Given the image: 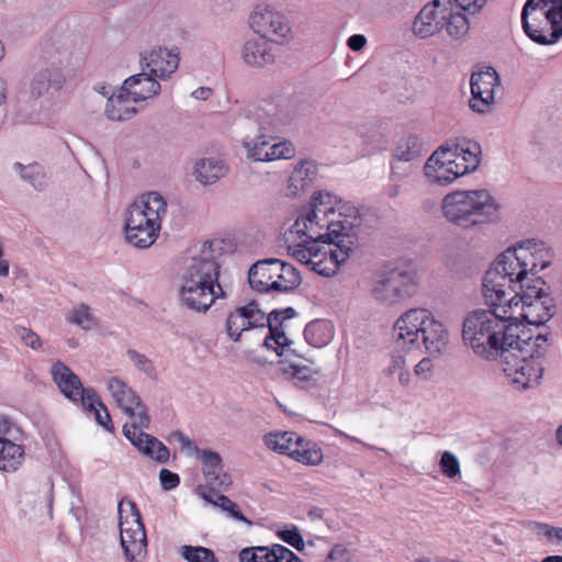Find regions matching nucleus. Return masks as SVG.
I'll use <instances>...</instances> for the list:
<instances>
[{
	"mask_svg": "<svg viewBox=\"0 0 562 562\" xmlns=\"http://www.w3.org/2000/svg\"><path fill=\"white\" fill-rule=\"evenodd\" d=\"M311 210L285 232L288 255L319 276L331 277L347 261L356 210L328 191L315 192Z\"/></svg>",
	"mask_w": 562,
	"mask_h": 562,
	"instance_id": "f257e3e1",
	"label": "nucleus"
},
{
	"mask_svg": "<svg viewBox=\"0 0 562 562\" xmlns=\"http://www.w3.org/2000/svg\"><path fill=\"white\" fill-rule=\"evenodd\" d=\"M551 261V249L541 240L526 239L507 248L484 274L483 297L494 304L507 291H516L517 286L541 280L537 277L538 272L549 267Z\"/></svg>",
	"mask_w": 562,
	"mask_h": 562,
	"instance_id": "f03ea898",
	"label": "nucleus"
},
{
	"mask_svg": "<svg viewBox=\"0 0 562 562\" xmlns=\"http://www.w3.org/2000/svg\"><path fill=\"white\" fill-rule=\"evenodd\" d=\"M504 294L497 302L484 301L490 308L472 311L462 326V338L472 351L488 361L497 360L498 355L519 339L527 328L514 322V314L506 312Z\"/></svg>",
	"mask_w": 562,
	"mask_h": 562,
	"instance_id": "7ed1b4c3",
	"label": "nucleus"
},
{
	"mask_svg": "<svg viewBox=\"0 0 562 562\" xmlns=\"http://www.w3.org/2000/svg\"><path fill=\"white\" fill-rule=\"evenodd\" d=\"M213 245L204 241L191 247L180 272L179 300L193 312L204 313L216 299L226 295L218 283L220 265Z\"/></svg>",
	"mask_w": 562,
	"mask_h": 562,
	"instance_id": "20e7f679",
	"label": "nucleus"
},
{
	"mask_svg": "<svg viewBox=\"0 0 562 562\" xmlns=\"http://www.w3.org/2000/svg\"><path fill=\"white\" fill-rule=\"evenodd\" d=\"M290 121L289 114L273 104L249 109L244 119V126L246 128L256 126L258 134L244 137L241 145L246 158L255 162L292 159L296 154L293 143L286 139L271 143L273 138L271 134L281 132Z\"/></svg>",
	"mask_w": 562,
	"mask_h": 562,
	"instance_id": "39448f33",
	"label": "nucleus"
},
{
	"mask_svg": "<svg viewBox=\"0 0 562 562\" xmlns=\"http://www.w3.org/2000/svg\"><path fill=\"white\" fill-rule=\"evenodd\" d=\"M395 347L402 351L424 348L431 356L446 351L450 342L447 326L425 307H413L402 313L392 327Z\"/></svg>",
	"mask_w": 562,
	"mask_h": 562,
	"instance_id": "423d86ee",
	"label": "nucleus"
},
{
	"mask_svg": "<svg viewBox=\"0 0 562 562\" xmlns=\"http://www.w3.org/2000/svg\"><path fill=\"white\" fill-rule=\"evenodd\" d=\"M548 348L544 334L532 335L529 329L510 347L503 350L497 360L507 383L516 391L533 387L543 374L542 357Z\"/></svg>",
	"mask_w": 562,
	"mask_h": 562,
	"instance_id": "0eeeda50",
	"label": "nucleus"
},
{
	"mask_svg": "<svg viewBox=\"0 0 562 562\" xmlns=\"http://www.w3.org/2000/svg\"><path fill=\"white\" fill-rule=\"evenodd\" d=\"M295 313L293 307H286L281 311L274 310L267 316L257 303L250 302L229 313L226 331L232 340L237 341L244 331L268 325L269 334L263 341L266 348L273 350L278 356H289L291 339L286 330Z\"/></svg>",
	"mask_w": 562,
	"mask_h": 562,
	"instance_id": "6e6552de",
	"label": "nucleus"
},
{
	"mask_svg": "<svg viewBox=\"0 0 562 562\" xmlns=\"http://www.w3.org/2000/svg\"><path fill=\"white\" fill-rule=\"evenodd\" d=\"M441 212L449 223L470 229L498 223L503 205L487 189L454 190L443 196Z\"/></svg>",
	"mask_w": 562,
	"mask_h": 562,
	"instance_id": "1a4fd4ad",
	"label": "nucleus"
},
{
	"mask_svg": "<svg viewBox=\"0 0 562 562\" xmlns=\"http://www.w3.org/2000/svg\"><path fill=\"white\" fill-rule=\"evenodd\" d=\"M482 149L477 142L462 139L438 147L424 165V176L430 184L449 186L460 177L474 172L481 165Z\"/></svg>",
	"mask_w": 562,
	"mask_h": 562,
	"instance_id": "9d476101",
	"label": "nucleus"
},
{
	"mask_svg": "<svg viewBox=\"0 0 562 562\" xmlns=\"http://www.w3.org/2000/svg\"><path fill=\"white\" fill-rule=\"evenodd\" d=\"M168 213L165 198L158 192L142 194L124 213L125 238L136 248H148L158 238L161 222Z\"/></svg>",
	"mask_w": 562,
	"mask_h": 562,
	"instance_id": "9b49d317",
	"label": "nucleus"
},
{
	"mask_svg": "<svg viewBox=\"0 0 562 562\" xmlns=\"http://www.w3.org/2000/svg\"><path fill=\"white\" fill-rule=\"evenodd\" d=\"M542 280L517 286L516 291H507L504 300L506 312L514 314V322L529 325H543L553 316L552 299L543 289Z\"/></svg>",
	"mask_w": 562,
	"mask_h": 562,
	"instance_id": "f8f14e48",
	"label": "nucleus"
},
{
	"mask_svg": "<svg viewBox=\"0 0 562 562\" xmlns=\"http://www.w3.org/2000/svg\"><path fill=\"white\" fill-rule=\"evenodd\" d=\"M525 33L533 42L551 45L562 36V0H527L521 12Z\"/></svg>",
	"mask_w": 562,
	"mask_h": 562,
	"instance_id": "ddd939ff",
	"label": "nucleus"
},
{
	"mask_svg": "<svg viewBox=\"0 0 562 562\" xmlns=\"http://www.w3.org/2000/svg\"><path fill=\"white\" fill-rule=\"evenodd\" d=\"M248 281L257 292H289L301 282L300 272L290 263L280 259L269 258L257 261L248 272Z\"/></svg>",
	"mask_w": 562,
	"mask_h": 562,
	"instance_id": "4468645a",
	"label": "nucleus"
},
{
	"mask_svg": "<svg viewBox=\"0 0 562 562\" xmlns=\"http://www.w3.org/2000/svg\"><path fill=\"white\" fill-rule=\"evenodd\" d=\"M120 542L128 562H142L147 553V539L136 505L121 501L117 505Z\"/></svg>",
	"mask_w": 562,
	"mask_h": 562,
	"instance_id": "2eb2a0df",
	"label": "nucleus"
},
{
	"mask_svg": "<svg viewBox=\"0 0 562 562\" xmlns=\"http://www.w3.org/2000/svg\"><path fill=\"white\" fill-rule=\"evenodd\" d=\"M249 27L260 37L274 43H284L291 34V24L288 18L273 4L257 3L248 16Z\"/></svg>",
	"mask_w": 562,
	"mask_h": 562,
	"instance_id": "dca6fc26",
	"label": "nucleus"
},
{
	"mask_svg": "<svg viewBox=\"0 0 562 562\" xmlns=\"http://www.w3.org/2000/svg\"><path fill=\"white\" fill-rule=\"evenodd\" d=\"M106 389L116 406L132 420L130 424L149 427L146 405L125 381L111 376L106 381Z\"/></svg>",
	"mask_w": 562,
	"mask_h": 562,
	"instance_id": "f3484780",
	"label": "nucleus"
},
{
	"mask_svg": "<svg viewBox=\"0 0 562 562\" xmlns=\"http://www.w3.org/2000/svg\"><path fill=\"white\" fill-rule=\"evenodd\" d=\"M408 279V274L396 271L378 274L371 282V296L381 304L394 305L409 295Z\"/></svg>",
	"mask_w": 562,
	"mask_h": 562,
	"instance_id": "a211bd4d",
	"label": "nucleus"
},
{
	"mask_svg": "<svg viewBox=\"0 0 562 562\" xmlns=\"http://www.w3.org/2000/svg\"><path fill=\"white\" fill-rule=\"evenodd\" d=\"M471 99L469 101L470 108L480 114L491 112L495 97V88L499 85V79L496 70L487 67L484 70L474 72L471 76Z\"/></svg>",
	"mask_w": 562,
	"mask_h": 562,
	"instance_id": "6ab92c4d",
	"label": "nucleus"
},
{
	"mask_svg": "<svg viewBox=\"0 0 562 562\" xmlns=\"http://www.w3.org/2000/svg\"><path fill=\"white\" fill-rule=\"evenodd\" d=\"M148 428L136 423L125 424L123 435L140 453L159 463H166L170 457L169 449L157 438L144 432V429Z\"/></svg>",
	"mask_w": 562,
	"mask_h": 562,
	"instance_id": "aec40b11",
	"label": "nucleus"
},
{
	"mask_svg": "<svg viewBox=\"0 0 562 562\" xmlns=\"http://www.w3.org/2000/svg\"><path fill=\"white\" fill-rule=\"evenodd\" d=\"M446 2L434 0L419 11L413 22V33L419 38H428L443 29Z\"/></svg>",
	"mask_w": 562,
	"mask_h": 562,
	"instance_id": "412c9836",
	"label": "nucleus"
},
{
	"mask_svg": "<svg viewBox=\"0 0 562 562\" xmlns=\"http://www.w3.org/2000/svg\"><path fill=\"white\" fill-rule=\"evenodd\" d=\"M50 374L60 392L71 402L80 403L86 397L88 389L83 387L80 378L64 362H54Z\"/></svg>",
	"mask_w": 562,
	"mask_h": 562,
	"instance_id": "4be33fe9",
	"label": "nucleus"
},
{
	"mask_svg": "<svg viewBox=\"0 0 562 562\" xmlns=\"http://www.w3.org/2000/svg\"><path fill=\"white\" fill-rule=\"evenodd\" d=\"M148 74L157 80H166L179 66V57L167 48H154L142 58Z\"/></svg>",
	"mask_w": 562,
	"mask_h": 562,
	"instance_id": "5701e85b",
	"label": "nucleus"
},
{
	"mask_svg": "<svg viewBox=\"0 0 562 562\" xmlns=\"http://www.w3.org/2000/svg\"><path fill=\"white\" fill-rule=\"evenodd\" d=\"M121 87L139 108H143L144 102L156 97L161 88L159 81L146 72L128 77Z\"/></svg>",
	"mask_w": 562,
	"mask_h": 562,
	"instance_id": "b1692460",
	"label": "nucleus"
},
{
	"mask_svg": "<svg viewBox=\"0 0 562 562\" xmlns=\"http://www.w3.org/2000/svg\"><path fill=\"white\" fill-rule=\"evenodd\" d=\"M293 341L291 340V346ZM281 370L301 387H310L317 382L318 371L303 363V359L291 347L289 356H281Z\"/></svg>",
	"mask_w": 562,
	"mask_h": 562,
	"instance_id": "393cba45",
	"label": "nucleus"
},
{
	"mask_svg": "<svg viewBox=\"0 0 562 562\" xmlns=\"http://www.w3.org/2000/svg\"><path fill=\"white\" fill-rule=\"evenodd\" d=\"M317 167L312 160H301L293 168L285 189L284 194L288 198H299L304 194L312 186L316 178Z\"/></svg>",
	"mask_w": 562,
	"mask_h": 562,
	"instance_id": "a878e982",
	"label": "nucleus"
},
{
	"mask_svg": "<svg viewBox=\"0 0 562 562\" xmlns=\"http://www.w3.org/2000/svg\"><path fill=\"white\" fill-rule=\"evenodd\" d=\"M241 58L250 67H265L274 61V52L271 41L263 37H252L245 42L241 48Z\"/></svg>",
	"mask_w": 562,
	"mask_h": 562,
	"instance_id": "bb28decb",
	"label": "nucleus"
},
{
	"mask_svg": "<svg viewBox=\"0 0 562 562\" xmlns=\"http://www.w3.org/2000/svg\"><path fill=\"white\" fill-rule=\"evenodd\" d=\"M66 82L64 74L57 68H43L34 74L30 82L32 98L48 95L52 91H59Z\"/></svg>",
	"mask_w": 562,
	"mask_h": 562,
	"instance_id": "cd10ccee",
	"label": "nucleus"
},
{
	"mask_svg": "<svg viewBox=\"0 0 562 562\" xmlns=\"http://www.w3.org/2000/svg\"><path fill=\"white\" fill-rule=\"evenodd\" d=\"M203 464L205 480L214 488H226L231 485L229 475L223 473L221 456L211 450H201L198 454Z\"/></svg>",
	"mask_w": 562,
	"mask_h": 562,
	"instance_id": "c85d7f7f",
	"label": "nucleus"
},
{
	"mask_svg": "<svg viewBox=\"0 0 562 562\" xmlns=\"http://www.w3.org/2000/svg\"><path fill=\"white\" fill-rule=\"evenodd\" d=\"M228 171V165L224 160L210 157L194 162L192 176L199 183L209 186L224 178Z\"/></svg>",
	"mask_w": 562,
	"mask_h": 562,
	"instance_id": "c756f323",
	"label": "nucleus"
},
{
	"mask_svg": "<svg viewBox=\"0 0 562 562\" xmlns=\"http://www.w3.org/2000/svg\"><path fill=\"white\" fill-rule=\"evenodd\" d=\"M139 109L121 87L108 98L104 113L111 121H125L132 119Z\"/></svg>",
	"mask_w": 562,
	"mask_h": 562,
	"instance_id": "7c9ffc66",
	"label": "nucleus"
},
{
	"mask_svg": "<svg viewBox=\"0 0 562 562\" xmlns=\"http://www.w3.org/2000/svg\"><path fill=\"white\" fill-rule=\"evenodd\" d=\"M23 440L0 439V471L13 473L18 471L25 458Z\"/></svg>",
	"mask_w": 562,
	"mask_h": 562,
	"instance_id": "2f4dec72",
	"label": "nucleus"
},
{
	"mask_svg": "<svg viewBox=\"0 0 562 562\" xmlns=\"http://www.w3.org/2000/svg\"><path fill=\"white\" fill-rule=\"evenodd\" d=\"M12 169L21 181L27 183L37 191H43L47 187L48 178L46 171L38 162H14Z\"/></svg>",
	"mask_w": 562,
	"mask_h": 562,
	"instance_id": "473e14b6",
	"label": "nucleus"
},
{
	"mask_svg": "<svg viewBox=\"0 0 562 562\" xmlns=\"http://www.w3.org/2000/svg\"><path fill=\"white\" fill-rule=\"evenodd\" d=\"M291 458L307 467H317L324 460V453L318 443L300 437Z\"/></svg>",
	"mask_w": 562,
	"mask_h": 562,
	"instance_id": "72a5a7b5",
	"label": "nucleus"
},
{
	"mask_svg": "<svg viewBox=\"0 0 562 562\" xmlns=\"http://www.w3.org/2000/svg\"><path fill=\"white\" fill-rule=\"evenodd\" d=\"M384 375L396 378L397 384L402 387H409L413 383V375L409 371L406 357L401 351H394L390 356L387 366L383 370Z\"/></svg>",
	"mask_w": 562,
	"mask_h": 562,
	"instance_id": "f704fd0d",
	"label": "nucleus"
},
{
	"mask_svg": "<svg viewBox=\"0 0 562 562\" xmlns=\"http://www.w3.org/2000/svg\"><path fill=\"white\" fill-rule=\"evenodd\" d=\"M304 337L311 346L322 348L334 338V327L328 321L316 319L306 325Z\"/></svg>",
	"mask_w": 562,
	"mask_h": 562,
	"instance_id": "c9c22d12",
	"label": "nucleus"
},
{
	"mask_svg": "<svg viewBox=\"0 0 562 562\" xmlns=\"http://www.w3.org/2000/svg\"><path fill=\"white\" fill-rule=\"evenodd\" d=\"M301 435L293 431H276L263 437L265 445L272 451L291 458Z\"/></svg>",
	"mask_w": 562,
	"mask_h": 562,
	"instance_id": "e433bc0d",
	"label": "nucleus"
},
{
	"mask_svg": "<svg viewBox=\"0 0 562 562\" xmlns=\"http://www.w3.org/2000/svg\"><path fill=\"white\" fill-rule=\"evenodd\" d=\"M443 27L450 37L460 40L469 33L470 22L463 13L454 11L450 2H446Z\"/></svg>",
	"mask_w": 562,
	"mask_h": 562,
	"instance_id": "4c0bfd02",
	"label": "nucleus"
},
{
	"mask_svg": "<svg viewBox=\"0 0 562 562\" xmlns=\"http://www.w3.org/2000/svg\"><path fill=\"white\" fill-rule=\"evenodd\" d=\"M424 149L422 138L415 134L403 136L396 143L394 158L398 161L409 162L418 158Z\"/></svg>",
	"mask_w": 562,
	"mask_h": 562,
	"instance_id": "58836bf2",
	"label": "nucleus"
},
{
	"mask_svg": "<svg viewBox=\"0 0 562 562\" xmlns=\"http://www.w3.org/2000/svg\"><path fill=\"white\" fill-rule=\"evenodd\" d=\"M80 403L87 412L94 415V419L99 425L106 430L113 429L109 411L93 389H88L86 397Z\"/></svg>",
	"mask_w": 562,
	"mask_h": 562,
	"instance_id": "ea45409f",
	"label": "nucleus"
},
{
	"mask_svg": "<svg viewBox=\"0 0 562 562\" xmlns=\"http://www.w3.org/2000/svg\"><path fill=\"white\" fill-rule=\"evenodd\" d=\"M282 544L245 548L239 552L240 562H277Z\"/></svg>",
	"mask_w": 562,
	"mask_h": 562,
	"instance_id": "a19ab883",
	"label": "nucleus"
},
{
	"mask_svg": "<svg viewBox=\"0 0 562 562\" xmlns=\"http://www.w3.org/2000/svg\"><path fill=\"white\" fill-rule=\"evenodd\" d=\"M67 322L79 326L83 330H91L97 326V318L86 304L74 306L67 315Z\"/></svg>",
	"mask_w": 562,
	"mask_h": 562,
	"instance_id": "79ce46f5",
	"label": "nucleus"
},
{
	"mask_svg": "<svg viewBox=\"0 0 562 562\" xmlns=\"http://www.w3.org/2000/svg\"><path fill=\"white\" fill-rule=\"evenodd\" d=\"M180 555L188 562H218L213 550L201 546H182Z\"/></svg>",
	"mask_w": 562,
	"mask_h": 562,
	"instance_id": "37998d69",
	"label": "nucleus"
},
{
	"mask_svg": "<svg viewBox=\"0 0 562 562\" xmlns=\"http://www.w3.org/2000/svg\"><path fill=\"white\" fill-rule=\"evenodd\" d=\"M203 497L209 503H213L214 505L221 507L223 510L229 513L231 517H233L234 519L248 522V520L239 512L238 506L228 497L217 494H203Z\"/></svg>",
	"mask_w": 562,
	"mask_h": 562,
	"instance_id": "c03bdc74",
	"label": "nucleus"
},
{
	"mask_svg": "<svg viewBox=\"0 0 562 562\" xmlns=\"http://www.w3.org/2000/svg\"><path fill=\"white\" fill-rule=\"evenodd\" d=\"M277 537L289 546L293 547L297 551H302L305 548L300 530L294 525H285L276 532Z\"/></svg>",
	"mask_w": 562,
	"mask_h": 562,
	"instance_id": "a18cd8bd",
	"label": "nucleus"
},
{
	"mask_svg": "<svg viewBox=\"0 0 562 562\" xmlns=\"http://www.w3.org/2000/svg\"><path fill=\"white\" fill-rule=\"evenodd\" d=\"M0 439L23 440V431L19 424L2 414H0Z\"/></svg>",
	"mask_w": 562,
	"mask_h": 562,
	"instance_id": "49530a36",
	"label": "nucleus"
},
{
	"mask_svg": "<svg viewBox=\"0 0 562 562\" xmlns=\"http://www.w3.org/2000/svg\"><path fill=\"white\" fill-rule=\"evenodd\" d=\"M439 467L442 474L449 479H454L460 475L461 470L459 459L450 451L442 452Z\"/></svg>",
	"mask_w": 562,
	"mask_h": 562,
	"instance_id": "de8ad7c7",
	"label": "nucleus"
},
{
	"mask_svg": "<svg viewBox=\"0 0 562 562\" xmlns=\"http://www.w3.org/2000/svg\"><path fill=\"white\" fill-rule=\"evenodd\" d=\"M128 360L133 363L135 368L139 371L144 372L149 378L156 376V368L153 361L147 358L145 355L139 353L136 350H128L126 352Z\"/></svg>",
	"mask_w": 562,
	"mask_h": 562,
	"instance_id": "09e8293b",
	"label": "nucleus"
},
{
	"mask_svg": "<svg viewBox=\"0 0 562 562\" xmlns=\"http://www.w3.org/2000/svg\"><path fill=\"white\" fill-rule=\"evenodd\" d=\"M14 331L25 346L34 350H37L42 347L43 344L41 337L32 329L24 326H15Z\"/></svg>",
	"mask_w": 562,
	"mask_h": 562,
	"instance_id": "8fccbe9b",
	"label": "nucleus"
},
{
	"mask_svg": "<svg viewBox=\"0 0 562 562\" xmlns=\"http://www.w3.org/2000/svg\"><path fill=\"white\" fill-rule=\"evenodd\" d=\"M434 375V363L428 357H424L414 366V376L419 381H429Z\"/></svg>",
	"mask_w": 562,
	"mask_h": 562,
	"instance_id": "3c124183",
	"label": "nucleus"
},
{
	"mask_svg": "<svg viewBox=\"0 0 562 562\" xmlns=\"http://www.w3.org/2000/svg\"><path fill=\"white\" fill-rule=\"evenodd\" d=\"M159 481L165 491H171L180 484V477L177 473L168 469H161L159 472Z\"/></svg>",
	"mask_w": 562,
	"mask_h": 562,
	"instance_id": "603ef678",
	"label": "nucleus"
},
{
	"mask_svg": "<svg viewBox=\"0 0 562 562\" xmlns=\"http://www.w3.org/2000/svg\"><path fill=\"white\" fill-rule=\"evenodd\" d=\"M326 562H352V557L347 548L337 544L328 553Z\"/></svg>",
	"mask_w": 562,
	"mask_h": 562,
	"instance_id": "864d4df0",
	"label": "nucleus"
},
{
	"mask_svg": "<svg viewBox=\"0 0 562 562\" xmlns=\"http://www.w3.org/2000/svg\"><path fill=\"white\" fill-rule=\"evenodd\" d=\"M171 439L177 441L182 449L187 450L191 454H199L201 452V449H199L194 442L186 436L181 431H175L171 434Z\"/></svg>",
	"mask_w": 562,
	"mask_h": 562,
	"instance_id": "5fc2aeb1",
	"label": "nucleus"
},
{
	"mask_svg": "<svg viewBox=\"0 0 562 562\" xmlns=\"http://www.w3.org/2000/svg\"><path fill=\"white\" fill-rule=\"evenodd\" d=\"M67 49L66 41L60 38H55L54 35L49 36L45 40L43 44V50L47 55H53L54 53H63Z\"/></svg>",
	"mask_w": 562,
	"mask_h": 562,
	"instance_id": "6e6d98bb",
	"label": "nucleus"
},
{
	"mask_svg": "<svg viewBox=\"0 0 562 562\" xmlns=\"http://www.w3.org/2000/svg\"><path fill=\"white\" fill-rule=\"evenodd\" d=\"M463 11L471 13L479 12L486 3V0H453Z\"/></svg>",
	"mask_w": 562,
	"mask_h": 562,
	"instance_id": "4d7b16f0",
	"label": "nucleus"
},
{
	"mask_svg": "<svg viewBox=\"0 0 562 562\" xmlns=\"http://www.w3.org/2000/svg\"><path fill=\"white\" fill-rule=\"evenodd\" d=\"M53 490H54V485L49 481L45 482L41 487V492L43 494L44 507L46 509H48V512H52V508H53V501H54Z\"/></svg>",
	"mask_w": 562,
	"mask_h": 562,
	"instance_id": "13d9d810",
	"label": "nucleus"
},
{
	"mask_svg": "<svg viewBox=\"0 0 562 562\" xmlns=\"http://www.w3.org/2000/svg\"><path fill=\"white\" fill-rule=\"evenodd\" d=\"M528 527H529V530L531 532H533L536 536L543 537L548 540V537H549V533L551 530V525H548L544 522L531 521V522H529Z\"/></svg>",
	"mask_w": 562,
	"mask_h": 562,
	"instance_id": "bf43d9fd",
	"label": "nucleus"
},
{
	"mask_svg": "<svg viewBox=\"0 0 562 562\" xmlns=\"http://www.w3.org/2000/svg\"><path fill=\"white\" fill-rule=\"evenodd\" d=\"M367 44V38L364 35H361V34H355V35H351L348 40H347V45L348 47L353 50V52H359Z\"/></svg>",
	"mask_w": 562,
	"mask_h": 562,
	"instance_id": "052dcab7",
	"label": "nucleus"
},
{
	"mask_svg": "<svg viewBox=\"0 0 562 562\" xmlns=\"http://www.w3.org/2000/svg\"><path fill=\"white\" fill-rule=\"evenodd\" d=\"M10 273V262L4 255V245L0 239V278H7Z\"/></svg>",
	"mask_w": 562,
	"mask_h": 562,
	"instance_id": "680f3d73",
	"label": "nucleus"
},
{
	"mask_svg": "<svg viewBox=\"0 0 562 562\" xmlns=\"http://www.w3.org/2000/svg\"><path fill=\"white\" fill-rule=\"evenodd\" d=\"M277 562H303L293 551L286 547H282L281 553Z\"/></svg>",
	"mask_w": 562,
	"mask_h": 562,
	"instance_id": "e2e57ef3",
	"label": "nucleus"
},
{
	"mask_svg": "<svg viewBox=\"0 0 562 562\" xmlns=\"http://www.w3.org/2000/svg\"><path fill=\"white\" fill-rule=\"evenodd\" d=\"M548 541L551 544L554 546H561L562 544V528L561 527H554L551 526V530L548 537Z\"/></svg>",
	"mask_w": 562,
	"mask_h": 562,
	"instance_id": "0e129e2a",
	"label": "nucleus"
},
{
	"mask_svg": "<svg viewBox=\"0 0 562 562\" xmlns=\"http://www.w3.org/2000/svg\"><path fill=\"white\" fill-rule=\"evenodd\" d=\"M212 91L210 88L200 87L196 88L191 95L196 100H207L211 95Z\"/></svg>",
	"mask_w": 562,
	"mask_h": 562,
	"instance_id": "69168bd1",
	"label": "nucleus"
},
{
	"mask_svg": "<svg viewBox=\"0 0 562 562\" xmlns=\"http://www.w3.org/2000/svg\"><path fill=\"white\" fill-rule=\"evenodd\" d=\"M541 562H562V555H549L544 558Z\"/></svg>",
	"mask_w": 562,
	"mask_h": 562,
	"instance_id": "338daca9",
	"label": "nucleus"
},
{
	"mask_svg": "<svg viewBox=\"0 0 562 562\" xmlns=\"http://www.w3.org/2000/svg\"><path fill=\"white\" fill-rule=\"evenodd\" d=\"M557 440L562 446V425L557 430Z\"/></svg>",
	"mask_w": 562,
	"mask_h": 562,
	"instance_id": "774afa93",
	"label": "nucleus"
}]
</instances>
